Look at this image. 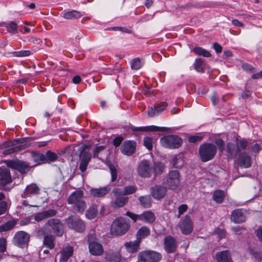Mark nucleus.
I'll use <instances>...</instances> for the list:
<instances>
[{"label": "nucleus", "mask_w": 262, "mask_h": 262, "mask_svg": "<svg viewBox=\"0 0 262 262\" xmlns=\"http://www.w3.org/2000/svg\"><path fill=\"white\" fill-rule=\"evenodd\" d=\"M164 169L162 163H156L152 164L148 160H143L140 162L137 168L138 175L142 178H150L152 174L155 176L161 174Z\"/></svg>", "instance_id": "f257e3e1"}, {"label": "nucleus", "mask_w": 262, "mask_h": 262, "mask_svg": "<svg viewBox=\"0 0 262 262\" xmlns=\"http://www.w3.org/2000/svg\"><path fill=\"white\" fill-rule=\"evenodd\" d=\"M83 198V191L80 190H76L69 195L68 203L69 204L72 205V208L75 211L82 213L86 208V205Z\"/></svg>", "instance_id": "f03ea898"}, {"label": "nucleus", "mask_w": 262, "mask_h": 262, "mask_svg": "<svg viewBox=\"0 0 262 262\" xmlns=\"http://www.w3.org/2000/svg\"><path fill=\"white\" fill-rule=\"evenodd\" d=\"M87 243L90 253L94 256H101L104 253V248L102 245L93 231L87 235Z\"/></svg>", "instance_id": "7ed1b4c3"}, {"label": "nucleus", "mask_w": 262, "mask_h": 262, "mask_svg": "<svg viewBox=\"0 0 262 262\" xmlns=\"http://www.w3.org/2000/svg\"><path fill=\"white\" fill-rule=\"evenodd\" d=\"M130 223L124 217H118L113 222L111 231L113 235L120 236L125 234L130 228Z\"/></svg>", "instance_id": "20e7f679"}, {"label": "nucleus", "mask_w": 262, "mask_h": 262, "mask_svg": "<svg viewBox=\"0 0 262 262\" xmlns=\"http://www.w3.org/2000/svg\"><path fill=\"white\" fill-rule=\"evenodd\" d=\"M181 176L180 172L177 170H172L169 172L163 184L169 189L175 190L180 185Z\"/></svg>", "instance_id": "39448f33"}, {"label": "nucleus", "mask_w": 262, "mask_h": 262, "mask_svg": "<svg viewBox=\"0 0 262 262\" xmlns=\"http://www.w3.org/2000/svg\"><path fill=\"white\" fill-rule=\"evenodd\" d=\"M216 152V146L211 143H205L199 148V154L203 162H207L212 159Z\"/></svg>", "instance_id": "423d86ee"}, {"label": "nucleus", "mask_w": 262, "mask_h": 262, "mask_svg": "<svg viewBox=\"0 0 262 262\" xmlns=\"http://www.w3.org/2000/svg\"><path fill=\"white\" fill-rule=\"evenodd\" d=\"M43 228L45 230H47L59 237L62 236L64 233L63 225L59 220L57 219L49 220L45 224Z\"/></svg>", "instance_id": "0eeeda50"}, {"label": "nucleus", "mask_w": 262, "mask_h": 262, "mask_svg": "<svg viewBox=\"0 0 262 262\" xmlns=\"http://www.w3.org/2000/svg\"><path fill=\"white\" fill-rule=\"evenodd\" d=\"M160 143L165 148L173 149L179 147L182 145L183 140L177 135H170L162 137Z\"/></svg>", "instance_id": "6e6552de"}, {"label": "nucleus", "mask_w": 262, "mask_h": 262, "mask_svg": "<svg viewBox=\"0 0 262 262\" xmlns=\"http://www.w3.org/2000/svg\"><path fill=\"white\" fill-rule=\"evenodd\" d=\"M162 258L160 253L154 251H145L139 252L137 262H158Z\"/></svg>", "instance_id": "1a4fd4ad"}, {"label": "nucleus", "mask_w": 262, "mask_h": 262, "mask_svg": "<svg viewBox=\"0 0 262 262\" xmlns=\"http://www.w3.org/2000/svg\"><path fill=\"white\" fill-rule=\"evenodd\" d=\"M88 147V146L87 145H83L79 147V149L80 156L81 157L79 169L82 172H84L86 170L88 165L92 158L91 153L86 150Z\"/></svg>", "instance_id": "9d476101"}, {"label": "nucleus", "mask_w": 262, "mask_h": 262, "mask_svg": "<svg viewBox=\"0 0 262 262\" xmlns=\"http://www.w3.org/2000/svg\"><path fill=\"white\" fill-rule=\"evenodd\" d=\"M66 223L69 228L78 232L84 231L85 226L84 222L79 217L71 216L66 219Z\"/></svg>", "instance_id": "9b49d317"}, {"label": "nucleus", "mask_w": 262, "mask_h": 262, "mask_svg": "<svg viewBox=\"0 0 262 262\" xmlns=\"http://www.w3.org/2000/svg\"><path fill=\"white\" fill-rule=\"evenodd\" d=\"M30 238V236L28 233L23 231H20L15 234L13 242L15 245L23 248L28 246Z\"/></svg>", "instance_id": "f8f14e48"}, {"label": "nucleus", "mask_w": 262, "mask_h": 262, "mask_svg": "<svg viewBox=\"0 0 262 262\" xmlns=\"http://www.w3.org/2000/svg\"><path fill=\"white\" fill-rule=\"evenodd\" d=\"M7 166L12 169H16L21 173L27 172L29 170V165L25 162L18 160L6 161Z\"/></svg>", "instance_id": "ddd939ff"}, {"label": "nucleus", "mask_w": 262, "mask_h": 262, "mask_svg": "<svg viewBox=\"0 0 262 262\" xmlns=\"http://www.w3.org/2000/svg\"><path fill=\"white\" fill-rule=\"evenodd\" d=\"M179 227L183 234L185 235L190 234L193 230L192 222L190 217L186 215L184 219L181 220Z\"/></svg>", "instance_id": "4468645a"}, {"label": "nucleus", "mask_w": 262, "mask_h": 262, "mask_svg": "<svg viewBox=\"0 0 262 262\" xmlns=\"http://www.w3.org/2000/svg\"><path fill=\"white\" fill-rule=\"evenodd\" d=\"M166 187L161 185H156L150 188V194L154 199L159 200L163 199L167 193Z\"/></svg>", "instance_id": "2eb2a0df"}, {"label": "nucleus", "mask_w": 262, "mask_h": 262, "mask_svg": "<svg viewBox=\"0 0 262 262\" xmlns=\"http://www.w3.org/2000/svg\"><path fill=\"white\" fill-rule=\"evenodd\" d=\"M111 190L110 185H106L102 187L92 188L90 190V194L95 198H104Z\"/></svg>", "instance_id": "dca6fc26"}, {"label": "nucleus", "mask_w": 262, "mask_h": 262, "mask_svg": "<svg viewBox=\"0 0 262 262\" xmlns=\"http://www.w3.org/2000/svg\"><path fill=\"white\" fill-rule=\"evenodd\" d=\"M38 235H43L44 237L43 244L50 249H53L55 247V237L53 235H46L44 228H40L37 232Z\"/></svg>", "instance_id": "f3484780"}, {"label": "nucleus", "mask_w": 262, "mask_h": 262, "mask_svg": "<svg viewBox=\"0 0 262 262\" xmlns=\"http://www.w3.org/2000/svg\"><path fill=\"white\" fill-rule=\"evenodd\" d=\"M164 249L168 253H174L177 247V244L175 238L171 236H167L164 238Z\"/></svg>", "instance_id": "a211bd4d"}, {"label": "nucleus", "mask_w": 262, "mask_h": 262, "mask_svg": "<svg viewBox=\"0 0 262 262\" xmlns=\"http://www.w3.org/2000/svg\"><path fill=\"white\" fill-rule=\"evenodd\" d=\"M40 191V188L35 183H32L26 186L21 196L23 198L31 197L32 195H37Z\"/></svg>", "instance_id": "6ab92c4d"}, {"label": "nucleus", "mask_w": 262, "mask_h": 262, "mask_svg": "<svg viewBox=\"0 0 262 262\" xmlns=\"http://www.w3.org/2000/svg\"><path fill=\"white\" fill-rule=\"evenodd\" d=\"M136 142L134 141H125L121 147L122 152L126 155H131L135 151Z\"/></svg>", "instance_id": "aec40b11"}, {"label": "nucleus", "mask_w": 262, "mask_h": 262, "mask_svg": "<svg viewBox=\"0 0 262 262\" xmlns=\"http://www.w3.org/2000/svg\"><path fill=\"white\" fill-rule=\"evenodd\" d=\"M131 130L134 132H164L166 130V128L164 127H158L155 125L141 127L132 126Z\"/></svg>", "instance_id": "412c9836"}, {"label": "nucleus", "mask_w": 262, "mask_h": 262, "mask_svg": "<svg viewBox=\"0 0 262 262\" xmlns=\"http://www.w3.org/2000/svg\"><path fill=\"white\" fill-rule=\"evenodd\" d=\"M231 220L235 223H241L245 221L246 217L244 211L242 209L233 210L231 213Z\"/></svg>", "instance_id": "4be33fe9"}, {"label": "nucleus", "mask_w": 262, "mask_h": 262, "mask_svg": "<svg viewBox=\"0 0 262 262\" xmlns=\"http://www.w3.org/2000/svg\"><path fill=\"white\" fill-rule=\"evenodd\" d=\"M237 161L238 165L242 168H247L251 166L250 157L246 152L239 155Z\"/></svg>", "instance_id": "5701e85b"}, {"label": "nucleus", "mask_w": 262, "mask_h": 262, "mask_svg": "<svg viewBox=\"0 0 262 262\" xmlns=\"http://www.w3.org/2000/svg\"><path fill=\"white\" fill-rule=\"evenodd\" d=\"M12 182L10 170L8 169H0V184L5 186Z\"/></svg>", "instance_id": "b1692460"}, {"label": "nucleus", "mask_w": 262, "mask_h": 262, "mask_svg": "<svg viewBox=\"0 0 262 262\" xmlns=\"http://www.w3.org/2000/svg\"><path fill=\"white\" fill-rule=\"evenodd\" d=\"M57 211L55 209H49L36 214L34 219L37 222L41 221L46 219L55 216Z\"/></svg>", "instance_id": "393cba45"}, {"label": "nucleus", "mask_w": 262, "mask_h": 262, "mask_svg": "<svg viewBox=\"0 0 262 262\" xmlns=\"http://www.w3.org/2000/svg\"><path fill=\"white\" fill-rule=\"evenodd\" d=\"M215 258L217 262H233L230 252L228 250L216 252Z\"/></svg>", "instance_id": "a878e982"}, {"label": "nucleus", "mask_w": 262, "mask_h": 262, "mask_svg": "<svg viewBox=\"0 0 262 262\" xmlns=\"http://www.w3.org/2000/svg\"><path fill=\"white\" fill-rule=\"evenodd\" d=\"M105 258L109 262H120L121 255L119 251L109 250L105 252Z\"/></svg>", "instance_id": "bb28decb"}, {"label": "nucleus", "mask_w": 262, "mask_h": 262, "mask_svg": "<svg viewBox=\"0 0 262 262\" xmlns=\"http://www.w3.org/2000/svg\"><path fill=\"white\" fill-rule=\"evenodd\" d=\"M227 156L231 159L235 158L239 152V147L237 144L228 143L226 145Z\"/></svg>", "instance_id": "cd10ccee"}, {"label": "nucleus", "mask_w": 262, "mask_h": 262, "mask_svg": "<svg viewBox=\"0 0 262 262\" xmlns=\"http://www.w3.org/2000/svg\"><path fill=\"white\" fill-rule=\"evenodd\" d=\"M155 220L156 216L151 211H146L140 214V221L145 223L151 224Z\"/></svg>", "instance_id": "c85d7f7f"}, {"label": "nucleus", "mask_w": 262, "mask_h": 262, "mask_svg": "<svg viewBox=\"0 0 262 262\" xmlns=\"http://www.w3.org/2000/svg\"><path fill=\"white\" fill-rule=\"evenodd\" d=\"M73 253V248L68 246L64 247L61 252L59 260L60 262H66Z\"/></svg>", "instance_id": "c756f323"}, {"label": "nucleus", "mask_w": 262, "mask_h": 262, "mask_svg": "<svg viewBox=\"0 0 262 262\" xmlns=\"http://www.w3.org/2000/svg\"><path fill=\"white\" fill-rule=\"evenodd\" d=\"M150 233V229L146 226H142L140 228L136 233V238L141 242L142 239L148 236Z\"/></svg>", "instance_id": "7c9ffc66"}, {"label": "nucleus", "mask_w": 262, "mask_h": 262, "mask_svg": "<svg viewBox=\"0 0 262 262\" xmlns=\"http://www.w3.org/2000/svg\"><path fill=\"white\" fill-rule=\"evenodd\" d=\"M140 241L136 238L135 241H130L125 243L124 246L127 251L130 253L137 252L139 248Z\"/></svg>", "instance_id": "2f4dec72"}, {"label": "nucleus", "mask_w": 262, "mask_h": 262, "mask_svg": "<svg viewBox=\"0 0 262 262\" xmlns=\"http://www.w3.org/2000/svg\"><path fill=\"white\" fill-rule=\"evenodd\" d=\"M82 15L80 12L76 10L64 11L62 13V17L67 19H77Z\"/></svg>", "instance_id": "473e14b6"}, {"label": "nucleus", "mask_w": 262, "mask_h": 262, "mask_svg": "<svg viewBox=\"0 0 262 262\" xmlns=\"http://www.w3.org/2000/svg\"><path fill=\"white\" fill-rule=\"evenodd\" d=\"M98 213V205L96 204L92 205L87 210L85 213V217L89 220L95 218Z\"/></svg>", "instance_id": "72a5a7b5"}, {"label": "nucleus", "mask_w": 262, "mask_h": 262, "mask_svg": "<svg viewBox=\"0 0 262 262\" xmlns=\"http://www.w3.org/2000/svg\"><path fill=\"white\" fill-rule=\"evenodd\" d=\"M128 197L120 196L116 198L112 202V205L114 208H118L124 206L128 202Z\"/></svg>", "instance_id": "f704fd0d"}, {"label": "nucleus", "mask_w": 262, "mask_h": 262, "mask_svg": "<svg viewBox=\"0 0 262 262\" xmlns=\"http://www.w3.org/2000/svg\"><path fill=\"white\" fill-rule=\"evenodd\" d=\"M138 201L140 205L145 208H150L151 206V199L148 195L139 196Z\"/></svg>", "instance_id": "c9c22d12"}, {"label": "nucleus", "mask_w": 262, "mask_h": 262, "mask_svg": "<svg viewBox=\"0 0 262 262\" xmlns=\"http://www.w3.org/2000/svg\"><path fill=\"white\" fill-rule=\"evenodd\" d=\"M32 159L36 165L46 163V158L45 154L41 152H34L32 154Z\"/></svg>", "instance_id": "e433bc0d"}, {"label": "nucleus", "mask_w": 262, "mask_h": 262, "mask_svg": "<svg viewBox=\"0 0 262 262\" xmlns=\"http://www.w3.org/2000/svg\"><path fill=\"white\" fill-rule=\"evenodd\" d=\"M3 25L6 28L7 31L11 33L15 34L17 32L18 25L14 21L4 23Z\"/></svg>", "instance_id": "4c0bfd02"}, {"label": "nucleus", "mask_w": 262, "mask_h": 262, "mask_svg": "<svg viewBox=\"0 0 262 262\" xmlns=\"http://www.w3.org/2000/svg\"><path fill=\"white\" fill-rule=\"evenodd\" d=\"M16 224L15 220H11L7 222L0 226V232H3L11 230Z\"/></svg>", "instance_id": "58836bf2"}, {"label": "nucleus", "mask_w": 262, "mask_h": 262, "mask_svg": "<svg viewBox=\"0 0 262 262\" xmlns=\"http://www.w3.org/2000/svg\"><path fill=\"white\" fill-rule=\"evenodd\" d=\"M224 198V192L221 190H217L215 191L212 195V199L217 203H222Z\"/></svg>", "instance_id": "ea45409f"}, {"label": "nucleus", "mask_w": 262, "mask_h": 262, "mask_svg": "<svg viewBox=\"0 0 262 262\" xmlns=\"http://www.w3.org/2000/svg\"><path fill=\"white\" fill-rule=\"evenodd\" d=\"M144 64L143 60L136 58L130 61V68L132 70H138L141 68Z\"/></svg>", "instance_id": "a19ab883"}, {"label": "nucleus", "mask_w": 262, "mask_h": 262, "mask_svg": "<svg viewBox=\"0 0 262 262\" xmlns=\"http://www.w3.org/2000/svg\"><path fill=\"white\" fill-rule=\"evenodd\" d=\"M194 68L198 72L203 73L205 70V63L201 58H196L194 63Z\"/></svg>", "instance_id": "79ce46f5"}, {"label": "nucleus", "mask_w": 262, "mask_h": 262, "mask_svg": "<svg viewBox=\"0 0 262 262\" xmlns=\"http://www.w3.org/2000/svg\"><path fill=\"white\" fill-rule=\"evenodd\" d=\"M192 51L198 55L205 57H210L211 56V53L208 51L201 47H194L192 49Z\"/></svg>", "instance_id": "37998d69"}, {"label": "nucleus", "mask_w": 262, "mask_h": 262, "mask_svg": "<svg viewBox=\"0 0 262 262\" xmlns=\"http://www.w3.org/2000/svg\"><path fill=\"white\" fill-rule=\"evenodd\" d=\"M137 190V187L133 185H129L124 187L123 190V195H126L134 193Z\"/></svg>", "instance_id": "c03bdc74"}, {"label": "nucleus", "mask_w": 262, "mask_h": 262, "mask_svg": "<svg viewBox=\"0 0 262 262\" xmlns=\"http://www.w3.org/2000/svg\"><path fill=\"white\" fill-rule=\"evenodd\" d=\"M45 156L46 158V162L48 161L54 162L56 161L58 158V155L50 150H48L46 153Z\"/></svg>", "instance_id": "a18cd8bd"}, {"label": "nucleus", "mask_w": 262, "mask_h": 262, "mask_svg": "<svg viewBox=\"0 0 262 262\" xmlns=\"http://www.w3.org/2000/svg\"><path fill=\"white\" fill-rule=\"evenodd\" d=\"M24 148L23 145H18L15 147L10 148L4 151V154L5 155L10 154L15 152L20 151Z\"/></svg>", "instance_id": "49530a36"}, {"label": "nucleus", "mask_w": 262, "mask_h": 262, "mask_svg": "<svg viewBox=\"0 0 262 262\" xmlns=\"http://www.w3.org/2000/svg\"><path fill=\"white\" fill-rule=\"evenodd\" d=\"M109 168L111 174V181L114 182L117 178V171L115 166L113 164L109 165Z\"/></svg>", "instance_id": "de8ad7c7"}, {"label": "nucleus", "mask_w": 262, "mask_h": 262, "mask_svg": "<svg viewBox=\"0 0 262 262\" xmlns=\"http://www.w3.org/2000/svg\"><path fill=\"white\" fill-rule=\"evenodd\" d=\"M144 146L148 149L151 150L152 148V139L150 137H145L143 140Z\"/></svg>", "instance_id": "09e8293b"}, {"label": "nucleus", "mask_w": 262, "mask_h": 262, "mask_svg": "<svg viewBox=\"0 0 262 262\" xmlns=\"http://www.w3.org/2000/svg\"><path fill=\"white\" fill-rule=\"evenodd\" d=\"M125 215L130 218L134 223L138 220L140 221V214H136L132 212L127 211Z\"/></svg>", "instance_id": "8fccbe9b"}, {"label": "nucleus", "mask_w": 262, "mask_h": 262, "mask_svg": "<svg viewBox=\"0 0 262 262\" xmlns=\"http://www.w3.org/2000/svg\"><path fill=\"white\" fill-rule=\"evenodd\" d=\"M215 143L218 147L220 151L223 152L224 149L225 143L224 141L221 139H216L215 140Z\"/></svg>", "instance_id": "3c124183"}, {"label": "nucleus", "mask_w": 262, "mask_h": 262, "mask_svg": "<svg viewBox=\"0 0 262 262\" xmlns=\"http://www.w3.org/2000/svg\"><path fill=\"white\" fill-rule=\"evenodd\" d=\"M28 140L27 138H22V139H17L14 141H9L6 143L7 146H12L15 144L14 142L15 143H22L26 141H27Z\"/></svg>", "instance_id": "603ef678"}, {"label": "nucleus", "mask_w": 262, "mask_h": 262, "mask_svg": "<svg viewBox=\"0 0 262 262\" xmlns=\"http://www.w3.org/2000/svg\"><path fill=\"white\" fill-rule=\"evenodd\" d=\"M157 108L155 105L151 106L148 109V115L149 117H152L156 115H158V113L157 112Z\"/></svg>", "instance_id": "864d4df0"}, {"label": "nucleus", "mask_w": 262, "mask_h": 262, "mask_svg": "<svg viewBox=\"0 0 262 262\" xmlns=\"http://www.w3.org/2000/svg\"><path fill=\"white\" fill-rule=\"evenodd\" d=\"M236 144H237L238 146H240V147L243 149H246V148L249 145V142L245 140H239L237 141Z\"/></svg>", "instance_id": "5fc2aeb1"}, {"label": "nucleus", "mask_w": 262, "mask_h": 262, "mask_svg": "<svg viewBox=\"0 0 262 262\" xmlns=\"http://www.w3.org/2000/svg\"><path fill=\"white\" fill-rule=\"evenodd\" d=\"M7 203L5 201L0 202V215L5 213L7 210Z\"/></svg>", "instance_id": "6e6d98bb"}, {"label": "nucleus", "mask_w": 262, "mask_h": 262, "mask_svg": "<svg viewBox=\"0 0 262 262\" xmlns=\"http://www.w3.org/2000/svg\"><path fill=\"white\" fill-rule=\"evenodd\" d=\"M187 208H188V207H187V205H186V204L181 205L178 207L179 214L178 215V217H180V216L182 214H183L187 210Z\"/></svg>", "instance_id": "4d7b16f0"}, {"label": "nucleus", "mask_w": 262, "mask_h": 262, "mask_svg": "<svg viewBox=\"0 0 262 262\" xmlns=\"http://www.w3.org/2000/svg\"><path fill=\"white\" fill-rule=\"evenodd\" d=\"M6 249V240L4 238H0V252H4Z\"/></svg>", "instance_id": "13d9d810"}, {"label": "nucleus", "mask_w": 262, "mask_h": 262, "mask_svg": "<svg viewBox=\"0 0 262 262\" xmlns=\"http://www.w3.org/2000/svg\"><path fill=\"white\" fill-rule=\"evenodd\" d=\"M104 146H99L96 147L93 151V157H98V155L100 152L104 150Z\"/></svg>", "instance_id": "bf43d9fd"}, {"label": "nucleus", "mask_w": 262, "mask_h": 262, "mask_svg": "<svg viewBox=\"0 0 262 262\" xmlns=\"http://www.w3.org/2000/svg\"><path fill=\"white\" fill-rule=\"evenodd\" d=\"M157 108V112L158 113V114L161 113L162 111H163L166 108V105L165 103L162 104H157L155 105Z\"/></svg>", "instance_id": "052dcab7"}, {"label": "nucleus", "mask_w": 262, "mask_h": 262, "mask_svg": "<svg viewBox=\"0 0 262 262\" xmlns=\"http://www.w3.org/2000/svg\"><path fill=\"white\" fill-rule=\"evenodd\" d=\"M215 233L218 235L220 239L224 238L226 236L225 231L221 229L217 228L215 230Z\"/></svg>", "instance_id": "680f3d73"}, {"label": "nucleus", "mask_w": 262, "mask_h": 262, "mask_svg": "<svg viewBox=\"0 0 262 262\" xmlns=\"http://www.w3.org/2000/svg\"><path fill=\"white\" fill-rule=\"evenodd\" d=\"M30 52L29 51H21L16 53V56L17 57H24L28 56L30 55Z\"/></svg>", "instance_id": "e2e57ef3"}, {"label": "nucleus", "mask_w": 262, "mask_h": 262, "mask_svg": "<svg viewBox=\"0 0 262 262\" xmlns=\"http://www.w3.org/2000/svg\"><path fill=\"white\" fill-rule=\"evenodd\" d=\"M202 137L199 136H191L189 137V141L192 143L200 141Z\"/></svg>", "instance_id": "0e129e2a"}, {"label": "nucleus", "mask_w": 262, "mask_h": 262, "mask_svg": "<svg viewBox=\"0 0 262 262\" xmlns=\"http://www.w3.org/2000/svg\"><path fill=\"white\" fill-rule=\"evenodd\" d=\"M122 138L120 137H117L115 138L113 140V144L115 146H119L122 141Z\"/></svg>", "instance_id": "69168bd1"}, {"label": "nucleus", "mask_w": 262, "mask_h": 262, "mask_svg": "<svg viewBox=\"0 0 262 262\" xmlns=\"http://www.w3.org/2000/svg\"><path fill=\"white\" fill-rule=\"evenodd\" d=\"M213 49L217 53H221L222 51V46L217 42H215L213 45Z\"/></svg>", "instance_id": "338daca9"}, {"label": "nucleus", "mask_w": 262, "mask_h": 262, "mask_svg": "<svg viewBox=\"0 0 262 262\" xmlns=\"http://www.w3.org/2000/svg\"><path fill=\"white\" fill-rule=\"evenodd\" d=\"M113 193L116 198H118L123 195V191H121L120 189L115 188L113 190Z\"/></svg>", "instance_id": "774afa93"}]
</instances>
